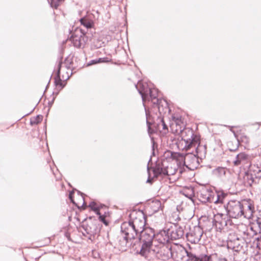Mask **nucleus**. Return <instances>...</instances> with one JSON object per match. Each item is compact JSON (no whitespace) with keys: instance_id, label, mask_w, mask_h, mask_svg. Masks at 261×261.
Masks as SVG:
<instances>
[{"instance_id":"f257e3e1","label":"nucleus","mask_w":261,"mask_h":261,"mask_svg":"<svg viewBox=\"0 0 261 261\" xmlns=\"http://www.w3.org/2000/svg\"><path fill=\"white\" fill-rule=\"evenodd\" d=\"M195 150V153L193 150H189L187 153H181L177 152H172L171 158L173 159L178 161L180 164L191 170L197 169L200 165V161L202 160V153L205 155L206 152V145L200 146L198 145L194 147Z\"/></svg>"},{"instance_id":"f03ea898","label":"nucleus","mask_w":261,"mask_h":261,"mask_svg":"<svg viewBox=\"0 0 261 261\" xmlns=\"http://www.w3.org/2000/svg\"><path fill=\"white\" fill-rule=\"evenodd\" d=\"M81 25L87 30L76 27L74 32L71 34L70 38L74 47L81 48L85 47V45L88 40L86 36L88 29L94 27L93 21L87 16H84L79 19Z\"/></svg>"},{"instance_id":"7ed1b4c3","label":"nucleus","mask_w":261,"mask_h":261,"mask_svg":"<svg viewBox=\"0 0 261 261\" xmlns=\"http://www.w3.org/2000/svg\"><path fill=\"white\" fill-rule=\"evenodd\" d=\"M102 226V224L95 217L90 216L81 222L77 229L83 236L92 241L100 236Z\"/></svg>"},{"instance_id":"20e7f679","label":"nucleus","mask_w":261,"mask_h":261,"mask_svg":"<svg viewBox=\"0 0 261 261\" xmlns=\"http://www.w3.org/2000/svg\"><path fill=\"white\" fill-rule=\"evenodd\" d=\"M138 234L140 249L136 251V254L143 258L153 248V240L155 236V231L153 228L148 227L142 229Z\"/></svg>"},{"instance_id":"39448f33","label":"nucleus","mask_w":261,"mask_h":261,"mask_svg":"<svg viewBox=\"0 0 261 261\" xmlns=\"http://www.w3.org/2000/svg\"><path fill=\"white\" fill-rule=\"evenodd\" d=\"M172 256L171 247L168 245L154 246L143 258L145 261H167Z\"/></svg>"},{"instance_id":"423d86ee","label":"nucleus","mask_w":261,"mask_h":261,"mask_svg":"<svg viewBox=\"0 0 261 261\" xmlns=\"http://www.w3.org/2000/svg\"><path fill=\"white\" fill-rule=\"evenodd\" d=\"M226 212V216L229 218L238 219L242 216L247 218V212L244 210V204L242 202L233 200L229 201L223 205Z\"/></svg>"},{"instance_id":"0eeeda50","label":"nucleus","mask_w":261,"mask_h":261,"mask_svg":"<svg viewBox=\"0 0 261 261\" xmlns=\"http://www.w3.org/2000/svg\"><path fill=\"white\" fill-rule=\"evenodd\" d=\"M139 93L141 96L142 100L145 99L151 100L152 106L153 102H155L159 96V90L155 88L150 87L147 83H144L140 81L138 82V85H135Z\"/></svg>"},{"instance_id":"6e6552de","label":"nucleus","mask_w":261,"mask_h":261,"mask_svg":"<svg viewBox=\"0 0 261 261\" xmlns=\"http://www.w3.org/2000/svg\"><path fill=\"white\" fill-rule=\"evenodd\" d=\"M180 133L181 134V140L185 144L182 150L188 151L193 147H195L197 145H200V136L195 134L193 130L190 128L181 129L180 128Z\"/></svg>"},{"instance_id":"1a4fd4ad","label":"nucleus","mask_w":261,"mask_h":261,"mask_svg":"<svg viewBox=\"0 0 261 261\" xmlns=\"http://www.w3.org/2000/svg\"><path fill=\"white\" fill-rule=\"evenodd\" d=\"M147 216L142 210H133L129 214L128 221L139 232L146 228Z\"/></svg>"},{"instance_id":"9d476101","label":"nucleus","mask_w":261,"mask_h":261,"mask_svg":"<svg viewBox=\"0 0 261 261\" xmlns=\"http://www.w3.org/2000/svg\"><path fill=\"white\" fill-rule=\"evenodd\" d=\"M229 221H230V220L227 216L226 217L222 213L218 212L214 214L212 220V225L216 231L221 232Z\"/></svg>"},{"instance_id":"9b49d317","label":"nucleus","mask_w":261,"mask_h":261,"mask_svg":"<svg viewBox=\"0 0 261 261\" xmlns=\"http://www.w3.org/2000/svg\"><path fill=\"white\" fill-rule=\"evenodd\" d=\"M145 115L146 118V125L147 127V132L149 137H152L151 135L158 132H162V130H168V127L167 125L166 124L164 120H161V124L158 126V128H152L151 122L150 120L151 118V115L150 112L147 110L145 107Z\"/></svg>"},{"instance_id":"f8f14e48","label":"nucleus","mask_w":261,"mask_h":261,"mask_svg":"<svg viewBox=\"0 0 261 261\" xmlns=\"http://www.w3.org/2000/svg\"><path fill=\"white\" fill-rule=\"evenodd\" d=\"M121 231L126 236L129 240L135 239V237L139 234V232L132 224L130 222H124L121 225Z\"/></svg>"},{"instance_id":"ddd939ff","label":"nucleus","mask_w":261,"mask_h":261,"mask_svg":"<svg viewBox=\"0 0 261 261\" xmlns=\"http://www.w3.org/2000/svg\"><path fill=\"white\" fill-rule=\"evenodd\" d=\"M171 240H176L181 239L185 234L184 228L178 224H174L168 228Z\"/></svg>"},{"instance_id":"4468645a","label":"nucleus","mask_w":261,"mask_h":261,"mask_svg":"<svg viewBox=\"0 0 261 261\" xmlns=\"http://www.w3.org/2000/svg\"><path fill=\"white\" fill-rule=\"evenodd\" d=\"M152 106L153 109H158L159 113V116L163 117V114L166 113L167 110L170 111L168 103L165 99H157L155 102H153Z\"/></svg>"},{"instance_id":"2eb2a0df","label":"nucleus","mask_w":261,"mask_h":261,"mask_svg":"<svg viewBox=\"0 0 261 261\" xmlns=\"http://www.w3.org/2000/svg\"><path fill=\"white\" fill-rule=\"evenodd\" d=\"M154 239L156 240L161 245H167L170 242V237L168 229H162L160 230L156 233H155Z\"/></svg>"},{"instance_id":"dca6fc26","label":"nucleus","mask_w":261,"mask_h":261,"mask_svg":"<svg viewBox=\"0 0 261 261\" xmlns=\"http://www.w3.org/2000/svg\"><path fill=\"white\" fill-rule=\"evenodd\" d=\"M188 260L191 261H213V258L216 256L215 255H207L206 254H200L199 255H196L192 252L186 251Z\"/></svg>"},{"instance_id":"f3484780","label":"nucleus","mask_w":261,"mask_h":261,"mask_svg":"<svg viewBox=\"0 0 261 261\" xmlns=\"http://www.w3.org/2000/svg\"><path fill=\"white\" fill-rule=\"evenodd\" d=\"M203 234L202 228L199 225L193 227V229H190V232L186 233V237L194 238V242L199 241Z\"/></svg>"},{"instance_id":"a211bd4d","label":"nucleus","mask_w":261,"mask_h":261,"mask_svg":"<svg viewBox=\"0 0 261 261\" xmlns=\"http://www.w3.org/2000/svg\"><path fill=\"white\" fill-rule=\"evenodd\" d=\"M251 156L245 152H241L237 155L236 160L233 161L234 166H239L242 163L246 164L250 161Z\"/></svg>"},{"instance_id":"6ab92c4d","label":"nucleus","mask_w":261,"mask_h":261,"mask_svg":"<svg viewBox=\"0 0 261 261\" xmlns=\"http://www.w3.org/2000/svg\"><path fill=\"white\" fill-rule=\"evenodd\" d=\"M240 239L237 237L233 241L228 240L227 242V247L228 249H232L234 251L238 252L243 248L240 243Z\"/></svg>"},{"instance_id":"aec40b11","label":"nucleus","mask_w":261,"mask_h":261,"mask_svg":"<svg viewBox=\"0 0 261 261\" xmlns=\"http://www.w3.org/2000/svg\"><path fill=\"white\" fill-rule=\"evenodd\" d=\"M70 77L69 75H68L67 77L63 81L62 79H64V76H62V79L61 77V75H56L54 79V85L56 88H59V89L62 90L66 85V81L68 80Z\"/></svg>"},{"instance_id":"412c9836","label":"nucleus","mask_w":261,"mask_h":261,"mask_svg":"<svg viewBox=\"0 0 261 261\" xmlns=\"http://www.w3.org/2000/svg\"><path fill=\"white\" fill-rule=\"evenodd\" d=\"M216 200H215V204H223L224 200L227 196V194L225 193L223 190L216 191Z\"/></svg>"},{"instance_id":"4be33fe9","label":"nucleus","mask_w":261,"mask_h":261,"mask_svg":"<svg viewBox=\"0 0 261 261\" xmlns=\"http://www.w3.org/2000/svg\"><path fill=\"white\" fill-rule=\"evenodd\" d=\"M164 206L162 205L160 200L155 199L152 201L150 205V208L152 210V214L156 213L160 211H163Z\"/></svg>"},{"instance_id":"5701e85b","label":"nucleus","mask_w":261,"mask_h":261,"mask_svg":"<svg viewBox=\"0 0 261 261\" xmlns=\"http://www.w3.org/2000/svg\"><path fill=\"white\" fill-rule=\"evenodd\" d=\"M244 179L245 184L249 187H251L254 181L252 174L249 171H246L245 172Z\"/></svg>"},{"instance_id":"b1692460","label":"nucleus","mask_w":261,"mask_h":261,"mask_svg":"<svg viewBox=\"0 0 261 261\" xmlns=\"http://www.w3.org/2000/svg\"><path fill=\"white\" fill-rule=\"evenodd\" d=\"M74 188L72 189V190L70 191L68 195V198L70 200V201L71 203H72L75 206H76L78 209H81L84 206H86L85 202H83V204L81 206H80L79 205L76 203L74 200Z\"/></svg>"},{"instance_id":"393cba45","label":"nucleus","mask_w":261,"mask_h":261,"mask_svg":"<svg viewBox=\"0 0 261 261\" xmlns=\"http://www.w3.org/2000/svg\"><path fill=\"white\" fill-rule=\"evenodd\" d=\"M129 240V239H128V238L124 236L119 240V245L120 247V250H126Z\"/></svg>"},{"instance_id":"a878e982","label":"nucleus","mask_w":261,"mask_h":261,"mask_svg":"<svg viewBox=\"0 0 261 261\" xmlns=\"http://www.w3.org/2000/svg\"><path fill=\"white\" fill-rule=\"evenodd\" d=\"M242 203L244 204V205H247L248 210L249 211L250 213V215H252V213L254 212V207L253 201L250 199H244L242 201Z\"/></svg>"},{"instance_id":"bb28decb","label":"nucleus","mask_w":261,"mask_h":261,"mask_svg":"<svg viewBox=\"0 0 261 261\" xmlns=\"http://www.w3.org/2000/svg\"><path fill=\"white\" fill-rule=\"evenodd\" d=\"M152 117H151V119L150 120L151 122V125H152V128H158V126L161 123V120H164V117L161 116H157V118L156 121L152 120Z\"/></svg>"},{"instance_id":"cd10ccee","label":"nucleus","mask_w":261,"mask_h":261,"mask_svg":"<svg viewBox=\"0 0 261 261\" xmlns=\"http://www.w3.org/2000/svg\"><path fill=\"white\" fill-rule=\"evenodd\" d=\"M161 170L162 167L159 164H156L154 166L152 167V171L153 173V177L157 178L161 174Z\"/></svg>"},{"instance_id":"c85d7f7f","label":"nucleus","mask_w":261,"mask_h":261,"mask_svg":"<svg viewBox=\"0 0 261 261\" xmlns=\"http://www.w3.org/2000/svg\"><path fill=\"white\" fill-rule=\"evenodd\" d=\"M43 120V116L41 115H38L36 117L31 118L30 124L33 126L35 124H38L40 123Z\"/></svg>"},{"instance_id":"c756f323","label":"nucleus","mask_w":261,"mask_h":261,"mask_svg":"<svg viewBox=\"0 0 261 261\" xmlns=\"http://www.w3.org/2000/svg\"><path fill=\"white\" fill-rule=\"evenodd\" d=\"M63 57L62 56H60L57 59V68L56 75H61V69L62 66V64H63V62L62 61Z\"/></svg>"},{"instance_id":"7c9ffc66","label":"nucleus","mask_w":261,"mask_h":261,"mask_svg":"<svg viewBox=\"0 0 261 261\" xmlns=\"http://www.w3.org/2000/svg\"><path fill=\"white\" fill-rule=\"evenodd\" d=\"M208 191V194L207 196L206 197V201L207 202L212 203L214 202L215 203V200H216V196L215 193L211 190Z\"/></svg>"},{"instance_id":"2f4dec72","label":"nucleus","mask_w":261,"mask_h":261,"mask_svg":"<svg viewBox=\"0 0 261 261\" xmlns=\"http://www.w3.org/2000/svg\"><path fill=\"white\" fill-rule=\"evenodd\" d=\"M63 64L67 69H69L71 68V65L73 64V61L72 59H70L69 57H67L65 59Z\"/></svg>"},{"instance_id":"473e14b6","label":"nucleus","mask_w":261,"mask_h":261,"mask_svg":"<svg viewBox=\"0 0 261 261\" xmlns=\"http://www.w3.org/2000/svg\"><path fill=\"white\" fill-rule=\"evenodd\" d=\"M151 141V158L155 156V148L158 147V144L155 142L153 137H150Z\"/></svg>"},{"instance_id":"72a5a7b5","label":"nucleus","mask_w":261,"mask_h":261,"mask_svg":"<svg viewBox=\"0 0 261 261\" xmlns=\"http://www.w3.org/2000/svg\"><path fill=\"white\" fill-rule=\"evenodd\" d=\"M208 194V190L203 191L200 194L199 197L200 198V200L202 202H207V201H206V197L207 196Z\"/></svg>"},{"instance_id":"f704fd0d","label":"nucleus","mask_w":261,"mask_h":261,"mask_svg":"<svg viewBox=\"0 0 261 261\" xmlns=\"http://www.w3.org/2000/svg\"><path fill=\"white\" fill-rule=\"evenodd\" d=\"M86 206H84L81 209H79L80 210H85L87 207H89L92 211L93 210V208H97L98 207H100L101 206L98 205L97 204L95 201H91L90 202L88 205H87L86 204Z\"/></svg>"},{"instance_id":"c9c22d12","label":"nucleus","mask_w":261,"mask_h":261,"mask_svg":"<svg viewBox=\"0 0 261 261\" xmlns=\"http://www.w3.org/2000/svg\"><path fill=\"white\" fill-rule=\"evenodd\" d=\"M152 162V158H151V156H150V159L148 161V164H147V173L148 174V179L147 180V182L150 183V184H152V178H153L150 177V167L149 166V164L150 163V162Z\"/></svg>"},{"instance_id":"e433bc0d","label":"nucleus","mask_w":261,"mask_h":261,"mask_svg":"<svg viewBox=\"0 0 261 261\" xmlns=\"http://www.w3.org/2000/svg\"><path fill=\"white\" fill-rule=\"evenodd\" d=\"M62 1H47L48 4L52 8L57 9Z\"/></svg>"},{"instance_id":"4c0bfd02","label":"nucleus","mask_w":261,"mask_h":261,"mask_svg":"<svg viewBox=\"0 0 261 261\" xmlns=\"http://www.w3.org/2000/svg\"><path fill=\"white\" fill-rule=\"evenodd\" d=\"M96 219L99 221V223H101L102 222L106 225H108L109 224L108 221L105 219V216L102 214L99 215V216H98V218Z\"/></svg>"},{"instance_id":"58836bf2","label":"nucleus","mask_w":261,"mask_h":261,"mask_svg":"<svg viewBox=\"0 0 261 261\" xmlns=\"http://www.w3.org/2000/svg\"><path fill=\"white\" fill-rule=\"evenodd\" d=\"M97 61L98 63H109L111 61V59H109L108 57H103L97 58Z\"/></svg>"},{"instance_id":"ea45409f","label":"nucleus","mask_w":261,"mask_h":261,"mask_svg":"<svg viewBox=\"0 0 261 261\" xmlns=\"http://www.w3.org/2000/svg\"><path fill=\"white\" fill-rule=\"evenodd\" d=\"M214 171L218 172L220 175H221V174L224 175L225 173V169L223 167H219L215 169Z\"/></svg>"},{"instance_id":"a19ab883","label":"nucleus","mask_w":261,"mask_h":261,"mask_svg":"<svg viewBox=\"0 0 261 261\" xmlns=\"http://www.w3.org/2000/svg\"><path fill=\"white\" fill-rule=\"evenodd\" d=\"M55 99H56V96H53L51 100L48 101V109L47 110V114L48 113V112L50 110V109L52 107Z\"/></svg>"},{"instance_id":"79ce46f5","label":"nucleus","mask_w":261,"mask_h":261,"mask_svg":"<svg viewBox=\"0 0 261 261\" xmlns=\"http://www.w3.org/2000/svg\"><path fill=\"white\" fill-rule=\"evenodd\" d=\"M160 172H161V174H160V175H162V176L169 175L167 169L165 167H162V170L160 171Z\"/></svg>"},{"instance_id":"37998d69","label":"nucleus","mask_w":261,"mask_h":261,"mask_svg":"<svg viewBox=\"0 0 261 261\" xmlns=\"http://www.w3.org/2000/svg\"><path fill=\"white\" fill-rule=\"evenodd\" d=\"M241 140L242 142H243L246 144L248 143L249 142V138L245 135H242L241 137Z\"/></svg>"},{"instance_id":"c03bdc74","label":"nucleus","mask_w":261,"mask_h":261,"mask_svg":"<svg viewBox=\"0 0 261 261\" xmlns=\"http://www.w3.org/2000/svg\"><path fill=\"white\" fill-rule=\"evenodd\" d=\"M98 64V62L97 61V59H93L89 61L87 64V66H90L93 65H95Z\"/></svg>"},{"instance_id":"a18cd8bd","label":"nucleus","mask_w":261,"mask_h":261,"mask_svg":"<svg viewBox=\"0 0 261 261\" xmlns=\"http://www.w3.org/2000/svg\"><path fill=\"white\" fill-rule=\"evenodd\" d=\"M256 222L259 229V232L261 233V218L257 217Z\"/></svg>"},{"instance_id":"49530a36","label":"nucleus","mask_w":261,"mask_h":261,"mask_svg":"<svg viewBox=\"0 0 261 261\" xmlns=\"http://www.w3.org/2000/svg\"><path fill=\"white\" fill-rule=\"evenodd\" d=\"M172 120L178 124L179 122H181V117H176L174 116H172Z\"/></svg>"},{"instance_id":"de8ad7c7","label":"nucleus","mask_w":261,"mask_h":261,"mask_svg":"<svg viewBox=\"0 0 261 261\" xmlns=\"http://www.w3.org/2000/svg\"><path fill=\"white\" fill-rule=\"evenodd\" d=\"M101 208V206L98 207L97 208H93L92 211H93L98 216H99V215H101V214L100 212V210Z\"/></svg>"},{"instance_id":"09e8293b","label":"nucleus","mask_w":261,"mask_h":261,"mask_svg":"<svg viewBox=\"0 0 261 261\" xmlns=\"http://www.w3.org/2000/svg\"><path fill=\"white\" fill-rule=\"evenodd\" d=\"M74 192L76 191L77 194L79 195H81L82 196V200H83V202H85V194L84 193H82V192H81L80 191L76 189L75 188H74Z\"/></svg>"},{"instance_id":"8fccbe9b","label":"nucleus","mask_w":261,"mask_h":261,"mask_svg":"<svg viewBox=\"0 0 261 261\" xmlns=\"http://www.w3.org/2000/svg\"><path fill=\"white\" fill-rule=\"evenodd\" d=\"M61 89H59V88H56L55 91L53 92L52 95L53 96H57L60 92L61 91Z\"/></svg>"},{"instance_id":"3c124183","label":"nucleus","mask_w":261,"mask_h":261,"mask_svg":"<svg viewBox=\"0 0 261 261\" xmlns=\"http://www.w3.org/2000/svg\"><path fill=\"white\" fill-rule=\"evenodd\" d=\"M64 236L67 238V239L70 242H72V239L70 237V233L68 231H66L64 233Z\"/></svg>"},{"instance_id":"603ef678","label":"nucleus","mask_w":261,"mask_h":261,"mask_svg":"<svg viewBox=\"0 0 261 261\" xmlns=\"http://www.w3.org/2000/svg\"><path fill=\"white\" fill-rule=\"evenodd\" d=\"M256 247L259 249L261 248V236L257 238Z\"/></svg>"},{"instance_id":"864d4df0","label":"nucleus","mask_w":261,"mask_h":261,"mask_svg":"<svg viewBox=\"0 0 261 261\" xmlns=\"http://www.w3.org/2000/svg\"><path fill=\"white\" fill-rule=\"evenodd\" d=\"M239 147V142L238 143V145H237V146L236 148H229V150L231 151V152H234V151H236L238 148Z\"/></svg>"},{"instance_id":"5fc2aeb1","label":"nucleus","mask_w":261,"mask_h":261,"mask_svg":"<svg viewBox=\"0 0 261 261\" xmlns=\"http://www.w3.org/2000/svg\"><path fill=\"white\" fill-rule=\"evenodd\" d=\"M52 75H53V74H51V76H50V79H49V81H48V84H47V85H46V88H45V91H44V92L46 91V89H47L48 88V87H49V84H50V80H51V79Z\"/></svg>"},{"instance_id":"6e6d98bb","label":"nucleus","mask_w":261,"mask_h":261,"mask_svg":"<svg viewBox=\"0 0 261 261\" xmlns=\"http://www.w3.org/2000/svg\"><path fill=\"white\" fill-rule=\"evenodd\" d=\"M52 75H53V74H51V76H50V79H49V81H48V84H47V85H46V88H45V91H44V92L46 91V89H47L48 88V87H49V84H50V80H51V79Z\"/></svg>"},{"instance_id":"4d7b16f0","label":"nucleus","mask_w":261,"mask_h":261,"mask_svg":"<svg viewBox=\"0 0 261 261\" xmlns=\"http://www.w3.org/2000/svg\"><path fill=\"white\" fill-rule=\"evenodd\" d=\"M218 261H227L225 258H221L219 259Z\"/></svg>"},{"instance_id":"13d9d810","label":"nucleus","mask_w":261,"mask_h":261,"mask_svg":"<svg viewBox=\"0 0 261 261\" xmlns=\"http://www.w3.org/2000/svg\"><path fill=\"white\" fill-rule=\"evenodd\" d=\"M34 109H35V108H34L33 109H32V110L30 113H27V114H25V115L23 116V117H24V116H27V115H28L30 114L31 113H32V112H33V111L34 110ZM22 117H23V116H22Z\"/></svg>"},{"instance_id":"bf43d9fd","label":"nucleus","mask_w":261,"mask_h":261,"mask_svg":"<svg viewBox=\"0 0 261 261\" xmlns=\"http://www.w3.org/2000/svg\"><path fill=\"white\" fill-rule=\"evenodd\" d=\"M180 143H180V142H179V143L178 144H177V147H178L179 148V147H179V145H180Z\"/></svg>"},{"instance_id":"052dcab7","label":"nucleus","mask_w":261,"mask_h":261,"mask_svg":"<svg viewBox=\"0 0 261 261\" xmlns=\"http://www.w3.org/2000/svg\"><path fill=\"white\" fill-rule=\"evenodd\" d=\"M69 31L70 33H71L72 31H71L70 29H69Z\"/></svg>"},{"instance_id":"680f3d73","label":"nucleus","mask_w":261,"mask_h":261,"mask_svg":"<svg viewBox=\"0 0 261 261\" xmlns=\"http://www.w3.org/2000/svg\"><path fill=\"white\" fill-rule=\"evenodd\" d=\"M71 219V217H69V219L70 220Z\"/></svg>"},{"instance_id":"e2e57ef3","label":"nucleus","mask_w":261,"mask_h":261,"mask_svg":"<svg viewBox=\"0 0 261 261\" xmlns=\"http://www.w3.org/2000/svg\"><path fill=\"white\" fill-rule=\"evenodd\" d=\"M26 261H28V260H26Z\"/></svg>"}]
</instances>
